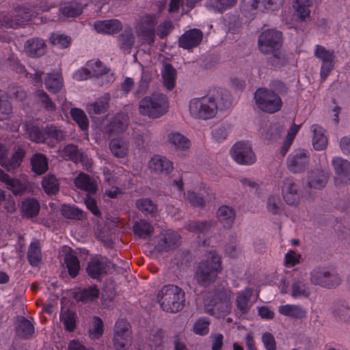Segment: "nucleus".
<instances>
[{
	"label": "nucleus",
	"instance_id": "1",
	"mask_svg": "<svg viewBox=\"0 0 350 350\" xmlns=\"http://www.w3.org/2000/svg\"><path fill=\"white\" fill-rule=\"evenodd\" d=\"M221 270V257L213 250L208 254L205 260L198 264L194 279L200 286L206 287L215 281Z\"/></svg>",
	"mask_w": 350,
	"mask_h": 350
},
{
	"label": "nucleus",
	"instance_id": "2",
	"mask_svg": "<svg viewBox=\"0 0 350 350\" xmlns=\"http://www.w3.org/2000/svg\"><path fill=\"white\" fill-rule=\"evenodd\" d=\"M185 292L180 287L169 284L164 286L157 294V299L161 308L170 313L180 311L185 303Z\"/></svg>",
	"mask_w": 350,
	"mask_h": 350
},
{
	"label": "nucleus",
	"instance_id": "3",
	"mask_svg": "<svg viewBox=\"0 0 350 350\" xmlns=\"http://www.w3.org/2000/svg\"><path fill=\"white\" fill-rule=\"evenodd\" d=\"M231 308L228 291L223 287H218L207 293L204 301L206 313L217 318L228 313Z\"/></svg>",
	"mask_w": 350,
	"mask_h": 350
},
{
	"label": "nucleus",
	"instance_id": "4",
	"mask_svg": "<svg viewBox=\"0 0 350 350\" xmlns=\"http://www.w3.org/2000/svg\"><path fill=\"white\" fill-rule=\"evenodd\" d=\"M282 44V33L274 29L263 31L258 40L260 51L265 55H272L278 62L284 59L283 53L280 51Z\"/></svg>",
	"mask_w": 350,
	"mask_h": 350
},
{
	"label": "nucleus",
	"instance_id": "5",
	"mask_svg": "<svg viewBox=\"0 0 350 350\" xmlns=\"http://www.w3.org/2000/svg\"><path fill=\"white\" fill-rule=\"evenodd\" d=\"M167 98L161 93H154L142 98L139 105V113L151 118H157L167 113Z\"/></svg>",
	"mask_w": 350,
	"mask_h": 350
},
{
	"label": "nucleus",
	"instance_id": "6",
	"mask_svg": "<svg viewBox=\"0 0 350 350\" xmlns=\"http://www.w3.org/2000/svg\"><path fill=\"white\" fill-rule=\"evenodd\" d=\"M217 106L213 100V97L209 94L204 97L194 98L190 101V114L197 119L208 120L216 116Z\"/></svg>",
	"mask_w": 350,
	"mask_h": 350
},
{
	"label": "nucleus",
	"instance_id": "7",
	"mask_svg": "<svg viewBox=\"0 0 350 350\" xmlns=\"http://www.w3.org/2000/svg\"><path fill=\"white\" fill-rule=\"evenodd\" d=\"M254 98L258 107L268 113L278 112L283 104L278 94L267 88H258L254 94Z\"/></svg>",
	"mask_w": 350,
	"mask_h": 350
},
{
	"label": "nucleus",
	"instance_id": "8",
	"mask_svg": "<svg viewBox=\"0 0 350 350\" xmlns=\"http://www.w3.org/2000/svg\"><path fill=\"white\" fill-rule=\"evenodd\" d=\"M312 284L323 288H334L340 284L341 280L338 273L327 267H316L310 273Z\"/></svg>",
	"mask_w": 350,
	"mask_h": 350
},
{
	"label": "nucleus",
	"instance_id": "9",
	"mask_svg": "<svg viewBox=\"0 0 350 350\" xmlns=\"http://www.w3.org/2000/svg\"><path fill=\"white\" fill-rule=\"evenodd\" d=\"M314 56L321 62L320 76L321 79L325 81L334 68V51L317 44L315 46Z\"/></svg>",
	"mask_w": 350,
	"mask_h": 350
},
{
	"label": "nucleus",
	"instance_id": "10",
	"mask_svg": "<svg viewBox=\"0 0 350 350\" xmlns=\"http://www.w3.org/2000/svg\"><path fill=\"white\" fill-rule=\"evenodd\" d=\"M31 14L25 12L24 8H19L11 14L0 12V27L5 28H16L23 25L30 20Z\"/></svg>",
	"mask_w": 350,
	"mask_h": 350
},
{
	"label": "nucleus",
	"instance_id": "11",
	"mask_svg": "<svg viewBox=\"0 0 350 350\" xmlns=\"http://www.w3.org/2000/svg\"><path fill=\"white\" fill-rule=\"evenodd\" d=\"M109 261L102 256H95L90 259L85 268L86 273L92 279L100 280L107 274Z\"/></svg>",
	"mask_w": 350,
	"mask_h": 350
},
{
	"label": "nucleus",
	"instance_id": "12",
	"mask_svg": "<svg viewBox=\"0 0 350 350\" xmlns=\"http://www.w3.org/2000/svg\"><path fill=\"white\" fill-rule=\"evenodd\" d=\"M180 242V236L176 232L167 230L161 233L155 250L159 252H167L175 250Z\"/></svg>",
	"mask_w": 350,
	"mask_h": 350
},
{
	"label": "nucleus",
	"instance_id": "13",
	"mask_svg": "<svg viewBox=\"0 0 350 350\" xmlns=\"http://www.w3.org/2000/svg\"><path fill=\"white\" fill-rule=\"evenodd\" d=\"M288 169L293 173L304 171L309 163V157L306 150H299L291 154L287 158Z\"/></svg>",
	"mask_w": 350,
	"mask_h": 350
},
{
	"label": "nucleus",
	"instance_id": "14",
	"mask_svg": "<svg viewBox=\"0 0 350 350\" xmlns=\"http://www.w3.org/2000/svg\"><path fill=\"white\" fill-rule=\"evenodd\" d=\"M203 33L199 29L186 31L178 39V46L185 49H191L198 46L203 38Z\"/></svg>",
	"mask_w": 350,
	"mask_h": 350
},
{
	"label": "nucleus",
	"instance_id": "15",
	"mask_svg": "<svg viewBox=\"0 0 350 350\" xmlns=\"http://www.w3.org/2000/svg\"><path fill=\"white\" fill-rule=\"evenodd\" d=\"M282 195L285 202L290 205H297L299 201L298 185L292 178L284 180L282 185Z\"/></svg>",
	"mask_w": 350,
	"mask_h": 350
},
{
	"label": "nucleus",
	"instance_id": "16",
	"mask_svg": "<svg viewBox=\"0 0 350 350\" xmlns=\"http://www.w3.org/2000/svg\"><path fill=\"white\" fill-rule=\"evenodd\" d=\"M26 154V151L21 146L14 148L10 159L7 157L1 161V166L9 172H12L19 168Z\"/></svg>",
	"mask_w": 350,
	"mask_h": 350
},
{
	"label": "nucleus",
	"instance_id": "17",
	"mask_svg": "<svg viewBox=\"0 0 350 350\" xmlns=\"http://www.w3.org/2000/svg\"><path fill=\"white\" fill-rule=\"evenodd\" d=\"M331 310L336 321L340 323L350 322V304L347 301H336L332 304Z\"/></svg>",
	"mask_w": 350,
	"mask_h": 350
},
{
	"label": "nucleus",
	"instance_id": "18",
	"mask_svg": "<svg viewBox=\"0 0 350 350\" xmlns=\"http://www.w3.org/2000/svg\"><path fill=\"white\" fill-rule=\"evenodd\" d=\"M129 125V116L124 113H117L107 126L110 136H115L126 131Z\"/></svg>",
	"mask_w": 350,
	"mask_h": 350
},
{
	"label": "nucleus",
	"instance_id": "19",
	"mask_svg": "<svg viewBox=\"0 0 350 350\" xmlns=\"http://www.w3.org/2000/svg\"><path fill=\"white\" fill-rule=\"evenodd\" d=\"M46 51L45 42L38 38L29 39L25 44V51L31 57H40L45 54Z\"/></svg>",
	"mask_w": 350,
	"mask_h": 350
},
{
	"label": "nucleus",
	"instance_id": "20",
	"mask_svg": "<svg viewBox=\"0 0 350 350\" xmlns=\"http://www.w3.org/2000/svg\"><path fill=\"white\" fill-rule=\"evenodd\" d=\"M149 168L157 174L167 175L172 171L174 167L172 162L169 159L155 156L150 161Z\"/></svg>",
	"mask_w": 350,
	"mask_h": 350
},
{
	"label": "nucleus",
	"instance_id": "21",
	"mask_svg": "<svg viewBox=\"0 0 350 350\" xmlns=\"http://www.w3.org/2000/svg\"><path fill=\"white\" fill-rule=\"evenodd\" d=\"M329 178V172L322 170H315L310 173L307 185L310 188L321 189Z\"/></svg>",
	"mask_w": 350,
	"mask_h": 350
},
{
	"label": "nucleus",
	"instance_id": "22",
	"mask_svg": "<svg viewBox=\"0 0 350 350\" xmlns=\"http://www.w3.org/2000/svg\"><path fill=\"white\" fill-rule=\"evenodd\" d=\"M66 133L53 124L47 125L44 127V141L51 146H54L55 144L60 143L66 139Z\"/></svg>",
	"mask_w": 350,
	"mask_h": 350
},
{
	"label": "nucleus",
	"instance_id": "23",
	"mask_svg": "<svg viewBox=\"0 0 350 350\" xmlns=\"http://www.w3.org/2000/svg\"><path fill=\"white\" fill-rule=\"evenodd\" d=\"M75 185L88 193H95L98 189L96 181L87 174L81 172L74 180Z\"/></svg>",
	"mask_w": 350,
	"mask_h": 350
},
{
	"label": "nucleus",
	"instance_id": "24",
	"mask_svg": "<svg viewBox=\"0 0 350 350\" xmlns=\"http://www.w3.org/2000/svg\"><path fill=\"white\" fill-rule=\"evenodd\" d=\"M210 94L213 97V100L217 105V111L219 109L224 110L232 105V97L228 90L224 89L215 90Z\"/></svg>",
	"mask_w": 350,
	"mask_h": 350
},
{
	"label": "nucleus",
	"instance_id": "25",
	"mask_svg": "<svg viewBox=\"0 0 350 350\" xmlns=\"http://www.w3.org/2000/svg\"><path fill=\"white\" fill-rule=\"evenodd\" d=\"M311 131L313 133L312 146L316 150H323L327 145V138L325 135L324 129L319 124H312Z\"/></svg>",
	"mask_w": 350,
	"mask_h": 350
},
{
	"label": "nucleus",
	"instance_id": "26",
	"mask_svg": "<svg viewBox=\"0 0 350 350\" xmlns=\"http://www.w3.org/2000/svg\"><path fill=\"white\" fill-rule=\"evenodd\" d=\"M94 27L98 32L113 34L120 31L122 25L120 21L111 19L96 21L94 24Z\"/></svg>",
	"mask_w": 350,
	"mask_h": 350
},
{
	"label": "nucleus",
	"instance_id": "27",
	"mask_svg": "<svg viewBox=\"0 0 350 350\" xmlns=\"http://www.w3.org/2000/svg\"><path fill=\"white\" fill-rule=\"evenodd\" d=\"M35 332L33 323L24 317H18V325L16 333L18 336L23 339L31 338Z\"/></svg>",
	"mask_w": 350,
	"mask_h": 350
},
{
	"label": "nucleus",
	"instance_id": "28",
	"mask_svg": "<svg viewBox=\"0 0 350 350\" xmlns=\"http://www.w3.org/2000/svg\"><path fill=\"white\" fill-rule=\"evenodd\" d=\"M278 312L284 316L301 319L306 317V310L299 305L286 304L278 307Z\"/></svg>",
	"mask_w": 350,
	"mask_h": 350
},
{
	"label": "nucleus",
	"instance_id": "29",
	"mask_svg": "<svg viewBox=\"0 0 350 350\" xmlns=\"http://www.w3.org/2000/svg\"><path fill=\"white\" fill-rule=\"evenodd\" d=\"M213 225L211 220H189L185 226L187 230L196 234L208 232Z\"/></svg>",
	"mask_w": 350,
	"mask_h": 350
},
{
	"label": "nucleus",
	"instance_id": "30",
	"mask_svg": "<svg viewBox=\"0 0 350 350\" xmlns=\"http://www.w3.org/2000/svg\"><path fill=\"white\" fill-rule=\"evenodd\" d=\"M135 41V38L131 29L122 31L118 38V43L124 53H130Z\"/></svg>",
	"mask_w": 350,
	"mask_h": 350
},
{
	"label": "nucleus",
	"instance_id": "31",
	"mask_svg": "<svg viewBox=\"0 0 350 350\" xmlns=\"http://www.w3.org/2000/svg\"><path fill=\"white\" fill-rule=\"evenodd\" d=\"M31 165L33 172L42 174L49 168L48 159L44 154L36 153L31 158Z\"/></svg>",
	"mask_w": 350,
	"mask_h": 350
},
{
	"label": "nucleus",
	"instance_id": "32",
	"mask_svg": "<svg viewBox=\"0 0 350 350\" xmlns=\"http://www.w3.org/2000/svg\"><path fill=\"white\" fill-rule=\"evenodd\" d=\"M99 289L96 285L91 286L75 293L74 297L78 301L88 303L98 297Z\"/></svg>",
	"mask_w": 350,
	"mask_h": 350
},
{
	"label": "nucleus",
	"instance_id": "33",
	"mask_svg": "<svg viewBox=\"0 0 350 350\" xmlns=\"http://www.w3.org/2000/svg\"><path fill=\"white\" fill-rule=\"evenodd\" d=\"M332 165L338 176L350 180V162L340 157H335L332 160Z\"/></svg>",
	"mask_w": 350,
	"mask_h": 350
},
{
	"label": "nucleus",
	"instance_id": "34",
	"mask_svg": "<svg viewBox=\"0 0 350 350\" xmlns=\"http://www.w3.org/2000/svg\"><path fill=\"white\" fill-rule=\"evenodd\" d=\"M176 75V70L170 64H166L164 65L161 71V75L163 85L168 90H172L174 88Z\"/></svg>",
	"mask_w": 350,
	"mask_h": 350
},
{
	"label": "nucleus",
	"instance_id": "35",
	"mask_svg": "<svg viewBox=\"0 0 350 350\" xmlns=\"http://www.w3.org/2000/svg\"><path fill=\"white\" fill-rule=\"evenodd\" d=\"M310 294V289L303 279L297 278L293 280L291 293L293 298H307Z\"/></svg>",
	"mask_w": 350,
	"mask_h": 350
},
{
	"label": "nucleus",
	"instance_id": "36",
	"mask_svg": "<svg viewBox=\"0 0 350 350\" xmlns=\"http://www.w3.org/2000/svg\"><path fill=\"white\" fill-rule=\"evenodd\" d=\"M133 230L140 239H146L152 236L154 228L146 220L140 219L134 223Z\"/></svg>",
	"mask_w": 350,
	"mask_h": 350
},
{
	"label": "nucleus",
	"instance_id": "37",
	"mask_svg": "<svg viewBox=\"0 0 350 350\" xmlns=\"http://www.w3.org/2000/svg\"><path fill=\"white\" fill-rule=\"evenodd\" d=\"M219 221L223 224L225 228H230L235 219V212L234 209L228 206H220L217 212Z\"/></svg>",
	"mask_w": 350,
	"mask_h": 350
},
{
	"label": "nucleus",
	"instance_id": "38",
	"mask_svg": "<svg viewBox=\"0 0 350 350\" xmlns=\"http://www.w3.org/2000/svg\"><path fill=\"white\" fill-rule=\"evenodd\" d=\"M61 214L66 218L75 220H83L85 218V213L75 206L64 204L60 208Z\"/></svg>",
	"mask_w": 350,
	"mask_h": 350
},
{
	"label": "nucleus",
	"instance_id": "39",
	"mask_svg": "<svg viewBox=\"0 0 350 350\" xmlns=\"http://www.w3.org/2000/svg\"><path fill=\"white\" fill-rule=\"evenodd\" d=\"M245 4H250L251 8L256 9L259 4L264 6L265 10L274 11L278 10L284 3V0H244Z\"/></svg>",
	"mask_w": 350,
	"mask_h": 350
},
{
	"label": "nucleus",
	"instance_id": "40",
	"mask_svg": "<svg viewBox=\"0 0 350 350\" xmlns=\"http://www.w3.org/2000/svg\"><path fill=\"white\" fill-rule=\"evenodd\" d=\"M167 139L176 150H185L190 147V141L180 133H169Z\"/></svg>",
	"mask_w": 350,
	"mask_h": 350
},
{
	"label": "nucleus",
	"instance_id": "41",
	"mask_svg": "<svg viewBox=\"0 0 350 350\" xmlns=\"http://www.w3.org/2000/svg\"><path fill=\"white\" fill-rule=\"evenodd\" d=\"M110 100V96L109 94H105L100 98L97 101L88 107V113L92 115L104 113L109 107V101Z\"/></svg>",
	"mask_w": 350,
	"mask_h": 350
},
{
	"label": "nucleus",
	"instance_id": "42",
	"mask_svg": "<svg viewBox=\"0 0 350 350\" xmlns=\"http://www.w3.org/2000/svg\"><path fill=\"white\" fill-rule=\"evenodd\" d=\"M27 258L29 264L33 267L38 266L42 260L40 244L38 241L31 243L28 249Z\"/></svg>",
	"mask_w": 350,
	"mask_h": 350
},
{
	"label": "nucleus",
	"instance_id": "43",
	"mask_svg": "<svg viewBox=\"0 0 350 350\" xmlns=\"http://www.w3.org/2000/svg\"><path fill=\"white\" fill-rule=\"evenodd\" d=\"M77 313L70 309L62 310L60 321L63 323L64 328L68 332H73L76 328Z\"/></svg>",
	"mask_w": 350,
	"mask_h": 350
},
{
	"label": "nucleus",
	"instance_id": "44",
	"mask_svg": "<svg viewBox=\"0 0 350 350\" xmlns=\"http://www.w3.org/2000/svg\"><path fill=\"white\" fill-rule=\"evenodd\" d=\"M64 263L69 275L72 278H75L80 270V262L77 256L71 252L66 254L64 257Z\"/></svg>",
	"mask_w": 350,
	"mask_h": 350
},
{
	"label": "nucleus",
	"instance_id": "45",
	"mask_svg": "<svg viewBox=\"0 0 350 350\" xmlns=\"http://www.w3.org/2000/svg\"><path fill=\"white\" fill-rule=\"evenodd\" d=\"M83 6L78 2H68L63 4L60 8V12L66 17H77L83 11Z\"/></svg>",
	"mask_w": 350,
	"mask_h": 350
},
{
	"label": "nucleus",
	"instance_id": "46",
	"mask_svg": "<svg viewBox=\"0 0 350 350\" xmlns=\"http://www.w3.org/2000/svg\"><path fill=\"white\" fill-rule=\"evenodd\" d=\"M165 332L161 329L152 330L149 339V346L154 350H163Z\"/></svg>",
	"mask_w": 350,
	"mask_h": 350
},
{
	"label": "nucleus",
	"instance_id": "47",
	"mask_svg": "<svg viewBox=\"0 0 350 350\" xmlns=\"http://www.w3.org/2000/svg\"><path fill=\"white\" fill-rule=\"evenodd\" d=\"M42 186L44 191L49 195L56 194L59 190V180L53 174H48L43 178Z\"/></svg>",
	"mask_w": 350,
	"mask_h": 350
},
{
	"label": "nucleus",
	"instance_id": "48",
	"mask_svg": "<svg viewBox=\"0 0 350 350\" xmlns=\"http://www.w3.org/2000/svg\"><path fill=\"white\" fill-rule=\"evenodd\" d=\"M312 0H295L294 1L293 8L301 20H305L310 16L309 7L312 5Z\"/></svg>",
	"mask_w": 350,
	"mask_h": 350
},
{
	"label": "nucleus",
	"instance_id": "49",
	"mask_svg": "<svg viewBox=\"0 0 350 350\" xmlns=\"http://www.w3.org/2000/svg\"><path fill=\"white\" fill-rule=\"evenodd\" d=\"M40 204L34 198H29L24 200L22 203V210L28 217H33L39 213Z\"/></svg>",
	"mask_w": 350,
	"mask_h": 350
},
{
	"label": "nucleus",
	"instance_id": "50",
	"mask_svg": "<svg viewBox=\"0 0 350 350\" xmlns=\"http://www.w3.org/2000/svg\"><path fill=\"white\" fill-rule=\"evenodd\" d=\"M70 116L73 120L79 125L82 131L88 130L89 121L85 112L79 108H72L70 110Z\"/></svg>",
	"mask_w": 350,
	"mask_h": 350
},
{
	"label": "nucleus",
	"instance_id": "51",
	"mask_svg": "<svg viewBox=\"0 0 350 350\" xmlns=\"http://www.w3.org/2000/svg\"><path fill=\"white\" fill-rule=\"evenodd\" d=\"M112 154L118 158H124L127 153L126 144L119 139H113L109 143Z\"/></svg>",
	"mask_w": 350,
	"mask_h": 350
},
{
	"label": "nucleus",
	"instance_id": "52",
	"mask_svg": "<svg viewBox=\"0 0 350 350\" xmlns=\"http://www.w3.org/2000/svg\"><path fill=\"white\" fill-rule=\"evenodd\" d=\"M267 209L273 215H279L283 211V204L278 195H272L267 198Z\"/></svg>",
	"mask_w": 350,
	"mask_h": 350
},
{
	"label": "nucleus",
	"instance_id": "53",
	"mask_svg": "<svg viewBox=\"0 0 350 350\" xmlns=\"http://www.w3.org/2000/svg\"><path fill=\"white\" fill-rule=\"evenodd\" d=\"M152 80V74L149 70H142L141 79L139 83L138 88L135 92L137 97L143 96L146 92L149 86V83Z\"/></svg>",
	"mask_w": 350,
	"mask_h": 350
},
{
	"label": "nucleus",
	"instance_id": "54",
	"mask_svg": "<svg viewBox=\"0 0 350 350\" xmlns=\"http://www.w3.org/2000/svg\"><path fill=\"white\" fill-rule=\"evenodd\" d=\"M256 160L252 145L249 142H242V165H252Z\"/></svg>",
	"mask_w": 350,
	"mask_h": 350
},
{
	"label": "nucleus",
	"instance_id": "55",
	"mask_svg": "<svg viewBox=\"0 0 350 350\" xmlns=\"http://www.w3.org/2000/svg\"><path fill=\"white\" fill-rule=\"evenodd\" d=\"M137 208L145 215H152L157 211L156 204L149 198H141L136 201Z\"/></svg>",
	"mask_w": 350,
	"mask_h": 350
},
{
	"label": "nucleus",
	"instance_id": "56",
	"mask_svg": "<svg viewBox=\"0 0 350 350\" xmlns=\"http://www.w3.org/2000/svg\"><path fill=\"white\" fill-rule=\"evenodd\" d=\"M45 85L49 91L58 92L62 87L61 77L56 75H49L45 80Z\"/></svg>",
	"mask_w": 350,
	"mask_h": 350
},
{
	"label": "nucleus",
	"instance_id": "57",
	"mask_svg": "<svg viewBox=\"0 0 350 350\" xmlns=\"http://www.w3.org/2000/svg\"><path fill=\"white\" fill-rule=\"evenodd\" d=\"M38 101L42 104L47 111H53L56 109V106L49 95L42 90H39L36 93Z\"/></svg>",
	"mask_w": 350,
	"mask_h": 350
},
{
	"label": "nucleus",
	"instance_id": "58",
	"mask_svg": "<svg viewBox=\"0 0 350 350\" xmlns=\"http://www.w3.org/2000/svg\"><path fill=\"white\" fill-rule=\"evenodd\" d=\"M252 294L253 289L252 288H246L244 291L242 292V314L245 313L257 299L258 294H256L254 299L251 301Z\"/></svg>",
	"mask_w": 350,
	"mask_h": 350
},
{
	"label": "nucleus",
	"instance_id": "59",
	"mask_svg": "<svg viewBox=\"0 0 350 350\" xmlns=\"http://www.w3.org/2000/svg\"><path fill=\"white\" fill-rule=\"evenodd\" d=\"M137 33L143 40L149 45L153 44L155 38V29L146 27L144 25H139Z\"/></svg>",
	"mask_w": 350,
	"mask_h": 350
},
{
	"label": "nucleus",
	"instance_id": "60",
	"mask_svg": "<svg viewBox=\"0 0 350 350\" xmlns=\"http://www.w3.org/2000/svg\"><path fill=\"white\" fill-rule=\"evenodd\" d=\"M50 41L53 45H57L62 49H65L70 44L71 38L64 34L52 33Z\"/></svg>",
	"mask_w": 350,
	"mask_h": 350
},
{
	"label": "nucleus",
	"instance_id": "61",
	"mask_svg": "<svg viewBox=\"0 0 350 350\" xmlns=\"http://www.w3.org/2000/svg\"><path fill=\"white\" fill-rule=\"evenodd\" d=\"M87 66L92 69V75L98 78L102 75L108 72V69L103 65V63L99 60L96 61H89Z\"/></svg>",
	"mask_w": 350,
	"mask_h": 350
},
{
	"label": "nucleus",
	"instance_id": "62",
	"mask_svg": "<svg viewBox=\"0 0 350 350\" xmlns=\"http://www.w3.org/2000/svg\"><path fill=\"white\" fill-rule=\"evenodd\" d=\"M27 132L31 140L36 143L44 142V129L41 130L36 126L31 125L27 127Z\"/></svg>",
	"mask_w": 350,
	"mask_h": 350
},
{
	"label": "nucleus",
	"instance_id": "63",
	"mask_svg": "<svg viewBox=\"0 0 350 350\" xmlns=\"http://www.w3.org/2000/svg\"><path fill=\"white\" fill-rule=\"evenodd\" d=\"M113 336L131 337V332L129 331V324L124 319H120L116 322Z\"/></svg>",
	"mask_w": 350,
	"mask_h": 350
},
{
	"label": "nucleus",
	"instance_id": "64",
	"mask_svg": "<svg viewBox=\"0 0 350 350\" xmlns=\"http://www.w3.org/2000/svg\"><path fill=\"white\" fill-rule=\"evenodd\" d=\"M6 187L16 196L21 195L25 191V185L20 180L16 178H10L6 184Z\"/></svg>",
	"mask_w": 350,
	"mask_h": 350
}]
</instances>
